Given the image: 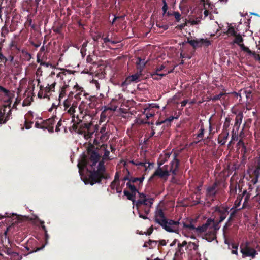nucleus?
<instances>
[{
    "instance_id": "nucleus-1",
    "label": "nucleus",
    "mask_w": 260,
    "mask_h": 260,
    "mask_svg": "<svg viewBox=\"0 0 260 260\" xmlns=\"http://www.w3.org/2000/svg\"><path fill=\"white\" fill-rule=\"evenodd\" d=\"M103 148L104 150L103 159L98 164L100 155L94 151L89 153V158L83 156L79 161V172L85 184L92 185L96 183H101L102 179H107L109 177L105 173L103 160L110 159V151L104 146Z\"/></svg>"
},
{
    "instance_id": "nucleus-2",
    "label": "nucleus",
    "mask_w": 260,
    "mask_h": 260,
    "mask_svg": "<svg viewBox=\"0 0 260 260\" xmlns=\"http://www.w3.org/2000/svg\"><path fill=\"white\" fill-rule=\"evenodd\" d=\"M71 74V72L68 70L54 69L47 78L48 84L46 91H53L55 87L57 86L59 89V99L60 100L65 94L66 89L69 86Z\"/></svg>"
},
{
    "instance_id": "nucleus-3",
    "label": "nucleus",
    "mask_w": 260,
    "mask_h": 260,
    "mask_svg": "<svg viewBox=\"0 0 260 260\" xmlns=\"http://www.w3.org/2000/svg\"><path fill=\"white\" fill-rule=\"evenodd\" d=\"M0 94L5 103L3 108L0 109V125L6 123L11 114V103L14 98V93L2 86H0Z\"/></svg>"
},
{
    "instance_id": "nucleus-4",
    "label": "nucleus",
    "mask_w": 260,
    "mask_h": 260,
    "mask_svg": "<svg viewBox=\"0 0 260 260\" xmlns=\"http://www.w3.org/2000/svg\"><path fill=\"white\" fill-rule=\"evenodd\" d=\"M162 165V163L159 162V167L150 177L149 180H152L157 176L166 180L169 176L171 175L175 176L176 174L178 168L179 161L175 157L169 165H166L161 167Z\"/></svg>"
},
{
    "instance_id": "nucleus-5",
    "label": "nucleus",
    "mask_w": 260,
    "mask_h": 260,
    "mask_svg": "<svg viewBox=\"0 0 260 260\" xmlns=\"http://www.w3.org/2000/svg\"><path fill=\"white\" fill-rule=\"evenodd\" d=\"M154 200L150 196L143 193H139V198L135 202V204L133 206L136 208L139 217L146 219L147 218L146 215L149 214L153 203Z\"/></svg>"
},
{
    "instance_id": "nucleus-6",
    "label": "nucleus",
    "mask_w": 260,
    "mask_h": 260,
    "mask_svg": "<svg viewBox=\"0 0 260 260\" xmlns=\"http://www.w3.org/2000/svg\"><path fill=\"white\" fill-rule=\"evenodd\" d=\"M213 223V220L208 219L206 222L201 226L196 228L193 224V220L191 219H186L182 221V233L186 237H189L188 234L196 232L201 234L205 232H209V226Z\"/></svg>"
},
{
    "instance_id": "nucleus-7",
    "label": "nucleus",
    "mask_w": 260,
    "mask_h": 260,
    "mask_svg": "<svg viewBox=\"0 0 260 260\" xmlns=\"http://www.w3.org/2000/svg\"><path fill=\"white\" fill-rule=\"evenodd\" d=\"M64 110L72 116H75L76 110L78 109L77 102L72 99L68 98L63 102Z\"/></svg>"
},
{
    "instance_id": "nucleus-8",
    "label": "nucleus",
    "mask_w": 260,
    "mask_h": 260,
    "mask_svg": "<svg viewBox=\"0 0 260 260\" xmlns=\"http://www.w3.org/2000/svg\"><path fill=\"white\" fill-rule=\"evenodd\" d=\"M249 243L246 242L243 243L240 245V251L242 254L243 258L246 257H251L254 258L257 254L256 250L249 247Z\"/></svg>"
},
{
    "instance_id": "nucleus-9",
    "label": "nucleus",
    "mask_w": 260,
    "mask_h": 260,
    "mask_svg": "<svg viewBox=\"0 0 260 260\" xmlns=\"http://www.w3.org/2000/svg\"><path fill=\"white\" fill-rule=\"evenodd\" d=\"M182 222L175 221L172 220L166 219L161 226L164 229L169 232L177 233L179 230V226L182 225Z\"/></svg>"
},
{
    "instance_id": "nucleus-10",
    "label": "nucleus",
    "mask_w": 260,
    "mask_h": 260,
    "mask_svg": "<svg viewBox=\"0 0 260 260\" xmlns=\"http://www.w3.org/2000/svg\"><path fill=\"white\" fill-rule=\"evenodd\" d=\"M174 69V68H173L171 70H167L166 69L165 64H161L156 69L155 72L152 74V77L154 79H160L162 77L166 76L169 73H172Z\"/></svg>"
},
{
    "instance_id": "nucleus-11",
    "label": "nucleus",
    "mask_w": 260,
    "mask_h": 260,
    "mask_svg": "<svg viewBox=\"0 0 260 260\" xmlns=\"http://www.w3.org/2000/svg\"><path fill=\"white\" fill-rule=\"evenodd\" d=\"M187 42L194 48L200 47L203 46H208L211 44V42L209 40L203 38L188 40Z\"/></svg>"
},
{
    "instance_id": "nucleus-12",
    "label": "nucleus",
    "mask_w": 260,
    "mask_h": 260,
    "mask_svg": "<svg viewBox=\"0 0 260 260\" xmlns=\"http://www.w3.org/2000/svg\"><path fill=\"white\" fill-rule=\"evenodd\" d=\"M242 197H241L240 196L237 197V199L235 201L234 206L230 210V217L228 219V221H229L231 220L232 217L236 213L237 211L243 208L244 205L242 206H241V202L242 200Z\"/></svg>"
},
{
    "instance_id": "nucleus-13",
    "label": "nucleus",
    "mask_w": 260,
    "mask_h": 260,
    "mask_svg": "<svg viewBox=\"0 0 260 260\" xmlns=\"http://www.w3.org/2000/svg\"><path fill=\"white\" fill-rule=\"evenodd\" d=\"M154 219L155 221L161 226L167 219L162 210L159 207H157L155 210Z\"/></svg>"
},
{
    "instance_id": "nucleus-14",
    "label": "nucleus",
    "mask_w": 260,
    "mask_h": 260,
    "mask_svg": "<svg viewBox=\"0 0 260 260\" xmlns=\"http://www.w3.org/2000/svg\"><path fill=\"white\" fill-rule=\"evenodd\" d=\"M229 208L226 206H219L215 208V211L217 212L220 214V220L219 222L223 221L226 217L228 214Z\"/></svg>"
},
{
    "instance_id": "nucleus-15",
    "label": "nucleus",
    "mask_w": 260,
    "mask_h": 260,
    "mask_svg": "<svg viewBox=\"0 0 260 260\" xmlns=\"http://www.w3.org/2000/svg\"><path fill=\"white\" fill-rule=\"evenodd\" d=\"M132 164L138 166L139 167H143L145 168V170L146 171L148 169H151V166H153V164L149 162H147L146 160L144 161H139L138 159L132 160L130 161Z\"/></svg>"
},
{
    "instance_id": "nucleus-16",
    "label": "nucleus",
    "mask_w": 260,
    "mask_h": 260,
    "mask_svg": "<svg viewBox=\"0 0 260 260\" xmlns=\"http://www.w3.org/2000/svg\"><path fill=\"white\" fill-rule=\"evenodd\" d=\"M219 229L218 223L215 224L213 220V223L209 226V232L211 233L212 239L213 240L216 238V232Z\"/></svg>"
},
{
    "instance_id": "nucleus-17",
    "label": "nucleus",
    "mask_w": 260,
    "mask_h": 260,
    "mask_svg": "<svg viewBox=\"0 0 260 260\" xmlns=\"http://www.w3.org/2000/svg\"><path fill=\"white\" fill-rule=\"evenodd\" d=\"M111 188L112 190H116V192L118 193H121L122 192V186H120V182H116V181L112 182L111 185Z\"/></svg>"
},
{
    "instance_id": "nucleus-18",
    "label": "nucleus",
    "mask_w": 260,
    "mask_h": 260,
    "mask_svg": "<svg viewBox=\"0 0 260 260\" xmlns=\"http://www.w3.org/2000/svg\"><path fill=\"white\" fill-rule=\"evenodd\" d=\"M225 33L229 36H235L238 32V30L235 29L231 24H228V30Z\"/></svg>"
},
{
    "instance_id": "nucleus-19",
    "label": "nucleus",
    "mask_w": 260,
    "mask_h": 260,
    "mask_svg": "<svg viewBox=\"0 0 260 260\" xmlns=\"http://www.w3.org/2000/svg\"><path fill=\"white\" fill-rule=\"evenodd\" d=\"M144 177H131L129 179L127 178V177H125L123 179V180L122 181V184L123 185L124 184V182H123L124 180H128L129 182L131 183H136L137 182H139V184H142L143 181H144Z\"/></svg>"
},
{
    "instance_id": "nucleus-20",
    "label": "nucleus",
    "mask_w": 260,
    "mask_h": 260,
    "mask_svg": "<svg viewBox=\"0 0 260 260\" xmlns=\"http://www.w3.org/2000/svg\"><path fill=\"white\" fill-rule=\"evenodd\" d=\"M241 94L245 95L247 99V101L249 102L252 99V90L251 89L246 88L242 89Z\"/></svg>"
},
{
    "instance_id": "nucleus-21",
    "label": "nucleus",
    "mask_w": 260,
    "mask_h": 260,
    "mask_svg": "<svg viewBox=\"0 0 260 260\" xmlns=\"http://www.w3.org/2000/svg\"><path fill=\"white\" fill-rule=\"evenodd\" d=\"M216 184H213L212 186L209 187L207 189V195L208 197H214L216 192Z\"/></svg>"
},
{
    "instance_id": "nucleus-22",
    "label": "nucleus",
    "mask_w": 260,
    "mask_h": 260,
    "mask_svg": "<svg viewBox=\"0 0 260 260\" xmlns=\"http://www.w3.org/2000/svg\"><path fill=\"white\" fill-rule=\"evenodd\" d=\"M141 75L142 72L139 71L136 74L127 77V80H129L131 82H137L139 81V78Z\"/></svg>"
},
{
    "instance_id": "nucleus-23",
    "label": "nucleus",
    "mask_w": 260,
    "mask_h": 260,
    "mask_svg": "<svg viewBox=\"0 0 260 260\" xmlns=\"http://www.w3.org/2000/svg\"><path fill=\"white\" fill-rule=\"evenodd\" d=\"M243 114L242 113H239L236 116L235 122L234 127L237 129H238L240 124L242 123L243 119Z\"/></svg>"
},
{
    "instance_id": "nucleus-24",
    "label": "nucleus",
    "mask_w": 260,
    "mask_h": 260,
    "mask_svg": "<svg viewBox=\"0 0 260 260\" xmlns=\"http://www.w3.org/2000/svg\"><path fill=\"white\" fill-rule=\"evenodd\" d=\"M225 243L228 245L229 248L231 249V252L233 254H238V246L237 245H235L234 243H229L227 240H225L224 241Z\"/></svg>"
},
{
    "instance_id": "nucleus-25",
    "label": "nucleus",
    "mask_w": 260,
    "mask_h": 260,
    "mask_svg": "<svg viewBox=\"0 0 260 260\" xmlns=\"http://www.w3.org/2000/svg\"><path fill=\"white\" fill-rule=\"evenodd\" d=\"M56 123V121L54 118H51L47 119L45 121L43 122V123L45 125V128L53 129V125Z\"/></svg>"
},
{
    "instance_id": "nucleus-26",
    "label": "nucleus",
    "mask_w": 260,
    "mask_h": 260,
    "mask_svg": "<svg viewBox=\"0 0 260 260\" xmlns=\"http://www.w3.org/2000/svg\"><path fill=\"white\" fill-rule=\"evenodd\" d=\"M146 63L147 61H145L144 59H141L140 58H138L136 63L139 71L141 72H142V70L145 67Z\"/></svg>"
},
{
    "instance_id": "nucleus-27",
    "label": "nucleus",
    "mask_w": 260,
    "mask_h": 260,
    "mask_svg": "<svg viewBox=\"0 0 260 260\" xmlns=\"http://www.w3.org/2000/svg\"><path fill=\"white\" fill-rule=\"evenodd\" d=\"M229 134L226 132L220 134L218 137V143L221 145H224L226 142Z\"/></svg>"
},
{
    "instance_id": "nucleus-28",
    "label": "nucleus",
    "mask_w": 260,
    "mask_h": 260,
    "mask_svg": "<svg viewBox=\"0 0 260 260\" xmlns=\"http://www.w3.org/2000/svg\"><path fill=\"white\" fill-rule=\"evenodd\" d=\"M123 193L125 196H126L127 198V199L129 200H131L133 201V206L135 204V202L136 201L135 200V196L136 194L130 193L129 191L127 190H124Z\"/></svg>"
},
{
    "instance_id": "nucleus-29",
    "label": "nucleus",
    "mask_w": 260,
    "mask_h": 260,
    "mask_svg": "<svg viewBox=\"0 0 260 260\" xmlns=\"http://www.w3.org/2000/svg\"><path fill=\"white\" fill-rule=\"evenodd\" d=\"M234 37L235 39L233 41L234 43L239 45L241 44V43H243V39L242 36L239 33H238Z\"/></svg>"
},
{
    "instance_id": "nucleus-30",
    "label": "nucleus",
    "mask_w": 260,
    "mask_h": 260,
    "mask_svg": "<svg viewBox=\"0 0 260 260\" xmlns=\"http://www.w3.org/2000/svg\"><path fill=\"white\" fill-rule=\"evenodd\" d=\"M106 133H107L106 127L105 126H103L100 129V132L98 134V135H100L101 139H102L103 140L104 139H106Z\"/></svg>"
},
{
    "instance_id": "nucleus-31",
    "label": "nucleus",
    "mask_w": 260,
    "mask_h": 260,
    "mask_svg": "<svg viewBox=\"0 0 260 260\" xmlns=\"http://www.w3.org/2000/svg\"><path fill=\"white\" fill-rule=\"evenodd\" d=\"M175 118V117H174L173 116H171L169 118L165 119V120L164 121H162L161 122H156V126H159L160 125H161V124H165V123H167V124H170V122Z\"/></svg>"
},
{
    "instance_id": "nucleus-32",
    "label": "nucleus",
    "mask_w": 260,
    "mask_h": 260,
    "mask_svg": "<svg viewBox=\"0 0 260 260\" xmlns=\"http://www.w3.org/2000/svg\"><path fill=\"white\" fill-rule=\"evenodd\" d=\"M11 260H21L22 257L18 253L14 252L10 256Z\"/></svg>"
},
{
    "instance_id": "nucleus-33",
    "label": "nucleus",
    "mask_w": 260,
    "mask_h": 260,
    "mask_svg": "<svg viewBox=\"0 0 260 260\" xmlns=\"http://www.w3.org/2000/svg\"><path fill=\"white\" fill-rule=\"evenodd\" d=\"M189 250H196L198 249V245L194 242H188L187 246Z\"/></svg>"
},
{
    "instance_id": "nucleus-34",
    "label": "nucleus",
    "mask_w": 260,
    "mask_h": 260,
    "mask_svg": "<svg viewBox=\"0 0 260 260\" xmlns=\"http://www.w3.org/2000/svg\"><path fill=\"white\" fill-rule=\"evenodd\" d=\"M127 186L129 188L133 193L136 194L137 192H138L137 189H136L135 186L130 182H128L126 183Z\"/></svg>"
},
{
    "instance_id": "nucleus-35",
    "label": "nucleus",
    "mask_w": 260,
    "mask_h": 260,
    "mask_svg": "<svg viewBox=\"0 0 260 260\" xmlns=\"http://www.w3.org/2000/svg\"><path fill=\"white\" fill-rule=\"evenodd\" d=\"M90 83L92 84L93 86H95L96 90H100L101 83H100L99 81L95 79H93L90 81Z\"/></svg>"
},
{
    "instance_id": "nucleus-36",
    "label": "nucleus",
    "mask_w": 260,
    "mask_h": 260,
    "mask_svg": "<svg viewBox=\"0 0 260 260\" xmlns=\"http://www.w3.org/2000/svg\"><path fill=\"white\" fill-rule=\"evenodd\" d=\"M201 21L200 18H197L196 19H191L187 20L188 23H190L191 25H197L200 23Z\"/></svg>"
},
{
    "instance_id": "nucleus-37",
    "label": "nucleus",
    "mask_w": 260,
    "mask_h": 260,
    "mask_svg": "<svg viewBox=\"0 0 260 260\" xmlns=\"http://www.w3.org/2000/svg\"><path fill=\"white\" fill-rule=\"evenodd\" d=\"M168 15L174 16L177 22H179L180 20L181 15L178 12H173L172 14L168 13Z\"/></svg>"
},
{
    "instance_id": "nucleus-38",
    "label": "nucleus",
    "mask_w": 260,
    "mask_h": 260,
    "mask_svg": "<svg viewBox=\"0 0 260 260\" xmlns=\"http://www.w3.org/2000/svg\"><path fill=\"white\" fill-rule=\"evenodd\" d=\"M238 45L243 51L247 52L249 54H252V52L250 51V50H249L248 48L245 47L243 43H241V44H239Z\"/></svg>"
},
{
    "instance_id": "nucleus-39",
    "label": "nucleus",
    "mask_w": 260,
    "mask_h": 260,
    "mask_svg": "<svg viewBox=\"0 0 260 260\" xmlns=\"http://www.w3.org/2000/svg\"><path fill=\"white\" fill-rule=\"evenodd\" d=\"M238 45L243 51L247 52L249 54H252V52L250 51V50H249L248 48L245 47L243 43H241V44H239Z\"/></svg>"
},
{
    "instance_id": "nucleus-40",
    "label": "nucleus",
    "mask_w": 260,
    "mask_h": 260,
    "mask_svg": "<svg viewBox=\"0 0 260 260\" xmlns=\"http://www.w3.org/2000/svg\"><path fill=\"white\" fill-rule=\"evenodd\" d=\"M32 101V98L30 96L27 97L26 99H25L22 103L23 106H27L30 105L31 102Z\"/></svg>"
},
{
    "instance_id": "nucleus-41",
    "label": "nucleus",
    "mask_w": 260,
    "mask_h": 260,
    "mask_svg": "<svg viewBox=\"0 0 260 260\" xmlns=\"http://www.w3.org/2000/svg\"><path fill=\"white\" fill-rule=\"evenodd\" d=\"M242 194H243V196L244 197V204L246 202H247L248 200H249V198L250 197V194L248 193H247L246 190H244L242 193Z\"/></svg>"
},
{
    "instance_id": "nucleus-42",
    "label": "nucleus",
    "mask_w": 260,
    "mask_h": 260,
    "mask_svg": "<svg viewBox=\"0 0 260 260\" xmlns=\"http://www.w3.org/2000/svg\"><path fill=\"white\" fill-rule=\"evenodd\" d=\"M144 113L145 114L146 117L147 119H149L150 117H152L154 115V113H148V109H145Z\"/></svg>"
},
{
    "instance_id": "nucleus-43",
    "label": "nucleus",
    "mask_w": 260,
    "mask_h": 260,
    "mask_svg": "<svg viewBox=\"0 0 260 260\" xmlns=\"http://www.w3.org/2000/svg\"><path fill=\"white\" fill-rule=\"evenodd\" d=\"M35 127L38 128H44L45 125L43 122H41L40 123L39 121H36L35 122Z\"/></svg>"
},
{
    "instance_id": "nucleus-44",
    "label": "nucleus",
    "mask_w": 260,
    "mask_h": 260,
    "mask_svg": "<svg viewBox=\"0 0 260 260\" xmlns=\"http://www.w3.org/2000/svg\"><path fill=\"white\" fill-rule=\"evenodd\" d=\"M204 133V128L203 125L201 126L200 129V133L197 135V137L199 138H202Z\"/></svg>"
},
{
    "instance_id": "nucleus-45",
    "label": "nucleus",
    "mask_w": 260,
    "mask_h": 260,
    "mask_svg": "<svg viewBox=\"0 0 260 260\" xmlns=\"http://www.w3.org/2000/svg\"><path fill=\"white\" fill-rule=\"evenodd\" d=\"M103 40L104 41V43H105V44H107V43H110L111 44H115L116 42L115 41H112L111 40H110L108 37H104V38H103Z\"/></svg>"
},
{
    "instance_id": "nucleus-46",
    "label": "nucleus",
    "mask_w": 260,
    "mask_h": 260,
    "mask_svg": "<svg viewBox=\"0 0 260 260\" xmlns=\"http://www.w3.org/2000/svg\"><path fill=\"white\" fill-rule=\"evenodd\" d=\"M3 251L9 256H10L12 253L14 252V251H13L12 250L9 248H6L5 249L3 250Z\"/></svg>"
},
{
    "instance_id": "nucleus-47",
    "label": "nucleus",
    "mask_w": 260,
    "mask_h": 260,
    "mask_svg": "<svg viewBox=\"0 0 260 260\" xmlns=\"http://www.w3.org/2000/svg\"><path fill=\"white\" fill-rule=\"evenodd\" d=\"M188 22H187V20H186L185 23H182V24H181L180 25H177V26L176 27L177 28L179 29H182L183 28H184V27H185L186 26H187V24H188Z\"/></svg>"
},
{
    "instance_id": "nucleus-48",
    "label": "nucleus",
    "mask_w": 260,
    "mask_h": 260,
    "mask_svg": "<svg viewBox=\"0 0 260 260\" xmlns=\"http://www.w3.org/2000/svg\"><path fill=\"white\" fill-rule=\"evenodd\" d=\"M242 92V89H241L239 92H233V94L236 96V98H239V100H241L242 96L243 95L242 94H241Z\"/></svg>"
},
{
    "instance_id": "nucleus-49",
    "label": "nucleus",
    "mask_w": 260,
    "mask_h": 260,
    "mask_svg": "<svg viewBox=\"0 0 260 260\" xmlns=\"http://www.w3.org/2000/svg\"><path fill=\"white\" fill-rule=\"evenodd\" d=\"M40 222L41 224L42 228L44 231L46 237H48V235L47 234V231L46 230L45 226L44 225V222L43 221L40 220Z\"/></svg>"
},
{
    "instance_id": "nucleus-50",
    "label": "nucleus",
    "mask_w": 260,
    "mask_h": 260,
    "mask_svg": "<svg viewBox=\"0 0 260 260\" xmlns=\"http://www.w3.org/2000/svg\"><path fill=\"white\" fill-rule=\"evenodd\" d=\"M9 47L12 49L13 48L17 49V46L16 45V42L14 40H11L10 44H9Z\"/></svg>"
},
{
    "instance_id": "nucleus-51",
    "label": "nucleus",
    "mask_w": 260,
    "mask_h": 260,
    "mask_svg": "<svg viewBox=\"0 0 260 260\" xmlns=\"http://www.w3.org/2000/svg\"><path fill=\"white\" fill-rule=\"evenodd\" d=\"M8 59L5 56H4V55L0 53V60L2 61V62H6L7 61H8Z\"/></svg>"
},
{
    "instance_id": "nucleus-52",
    "label": "nucleus",
    "mask_w": 260,
    "mask_h": 260,
    "mask_svg": "<svg viewBox=\"0 0 260 260\" xmlns=\"http://www.w3.org/2000/svg\"><path fill=\"white\" fill-rule=\"evenodd\" d=\"M163 3H164V5L162 6V10L164 12V14H165L166 13V12L167 11L168 7H167V3L165 0L163 1Z\"/></svg>"
},
{
    "instance_id": "nucleus-53",
    "label": "nucleus",
    "mask_w": 260,
    "mask_h": 260,
    "mask_svg": "<svg viewBox=\"0 0 260 260\" xmlns=\"http://www.w3.org/2000/svg\"><path fill=\"white\" fill-rule=\"evenodd\" d=\"M33 123L32 122H30V123H28L27 121H26V119L25 120V128L26 129H29V128H31V124Z\"/></svg>"
},
{
    "instance_id": "nucleus-54",
    "label": "nucleus",
    "mask_w": 260,
    "mask_h": 260,
    "mask_svg": "<svg viewBox=\"0 0 260 260\" xmlns=\"http://www.w3.org/2000/svg\"><path fill=\"white\" fill-rule=\"evenodd\" d=\"M156 25L158 27L162 28L164 30H167L169 26L168 25H161L160 24H156Z\"/></svg>"
},
{
    "instance_id": "nucleus-55",
    "label": "nucleus",
    "mask_w": 260,
    "mask_h": 260,
    "mask_svg": "<svg viewBox=\"0 0 260 260\" xmlns=\"http://www.w3.org/2000/svg\"><path fill=\"white\" fill-rule=\"evenodd\" d=\"M131 83V82H129V80H127V78L125 81L122 82L121 86H122V87L127 86Z\"/></svg>"
},
{
    "instance_id": "nucleus-56",
    "label": "nucleus",
    "mask_w": 260,
    "mask_h": 260,
    "mask_svg": "<svg viewBox=\"0 0 260 260\" xmlns=\"http://www.w3.org/2000/svg\"><path fill=\"white\" fill-rule=\"evenodd\" d=\"M117 108V106H110V107H108L106 108V110H111V111H116V110Z\"/></svg>"
},
{
    "instance_id": "nucleus-57",
    "label": "nucleus",
    "mask_w": 260,
    "mask_h": 260,
    "mask_svg": "<svg viewBox=\"0 0 260 260\" xmlns=\"http://www.w3.org/2000/svg\"><path fill=\"white\" fill-rule=\"evenodd\" d=\"M223 95V93H220L218 95H216L215 96H214V98H213V100H219L221 98V97Z\"/></svg>"
},
{
    "instance_id": "nucleus-58",
    "label": "nucleus",
    "mask_w": 260,
    "mask_h": 260,
    "mask_svg": "<svg viewBox=\"0 0 260 260\" xmlns=\"http://www.w3.org/2000/svg\"><path fill=\"white\" fill-rule=\"evenodd\" d=\"M93 133L88 132L85 134V138L86 139H88L91 137V136L93 135Z\"/></svg>"
},
{
    "instance_id": "nucleus-59",
    "label": "nucleus",
    "mask_w": 260,
    "mask_h": 260,
    "mask_svg": "<svg viewBox=\"0 0 260 260\" xmlns=\"http://www.w3.org/2000/svg\"><path fill=\"white\" fill-rule=\"evenodd\" d=\"M9 215H10V214H8L7 212H6L4 215L0 214V219H2L6 217H9Z\"/></svg>"
},
{
    "instance_id": "nucleus-60",
    "label": "nucleus",
    "mask_w": 260,
    "mask_h": 260,
    "mask_svg": "<svg viewBox=\"0 0 260 260\" xmlns=\"http://www.w3.org/2000/svg\"><path fill=\"white\" fill-rule=\"evenodd\" d=\"M188 103V101L187 100H185L181 102V107H184L187 103Z\"/></svg>"
},
{
    "instance_id": "nucleus-61",
    "label": "nucleus",
    "mask_w": 260,
    "mask_h": 260,
    "mask_svg": "<svg viewBox=\"0 0 260 260\" xmlns=\"http://www.w3.org/2000/svg\"><path fill=\"white\" fill-rule=\"evenodd\" d=\"M7 32H8V30L6 29H5L4 27H3L2 35L5 36V34H7Z\"/></svg>"
},
{
    "instance_id": "nucleus-62",
    "label": "nucleus",
    "mask_w": 260,
    "mask_h": 260,
    "mask_svg": "<svg viewBox=\"0 0 260 260\" xmlns=\"http://www.w3.org/2000/svg\"><path fill=\"white\" fill-rule=\"evenodd\" d=\"M85 52H86V48L82 47L81 49V53L83 56L84 55H85Z\"/></svg>"
},
{
    "instance_id": "nucleus-63",
    "label": "nucleus",
    "mask_w": 260,
    "mask_h": 260,
    "mask_svg": "<svg viewBox=\"0 0 260 260\" xmlns=\"http://www.w3.org/2000/svg\"><path fill=\"white\" fill-rule=\"evenodd\" d=\"M20 102V100H19L18 99V98H16V99H15V102L13 105V107L15 106L17 104H18V103H19Z\"/></svg>"
},
{
    "instance_id": "nucleus-64",
    "label": "nucleus",
    "mask_w": 260,
    "mask_h": 260,
    "mask_svg": "<svg viewBox=\"0 0 260 260\" xmlns=\"http://www.w3.org/2000/svg\"><path fill=\"white\" fill-rule=\"evenodd\" d=\"M42 71L40 68H38L36 71V75L38 76V75H41Z\"/></svg>"
}]
</instances>
